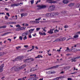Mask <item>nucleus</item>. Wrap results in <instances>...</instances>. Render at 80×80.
I'll return each mask as SVG.
<instances>
[{
    "label": "nucleus",
    "instance_id": "obj_19",
    "mask_svg": "<svg viewBox=\"0 0 80 80\" xmlns=\"http://www.w3.org/2000/svg\"><path fill=\"white\" fill-rule=\"evenodd\" d=\"M46 17H48L50 16V13H47L46 15Z\"/></svg>",
    "mask_w": 80,
    "mask_h": 80
},
{
    "label": "nucleus",
    "instance_id": "obj_38",
    "mask_svg": "<svg viewBox=\"0 0 80 80\" xmlns=\"http://www.w3.org/2000/svg\"><path fill=\"white\" fill-rule=\"evenodd\" d=\"M34 76V77H36V75H34V74H32V75H31L30 76L31 77H33V76Z\"/></svg>",
    "mask_w": 80,
    "mask_h": 80
},
{
    "label": "nucleus",
    "instance_id": "obj_30",
    "mask_svg": "<svg viewBox=\"0 0 80 80\" xmlns=\"http://www.w3.org/2000/svg\"><path fill=\"white\" fill-rule=\"evenodd\" d=\"M54 16H56L57 15H58V12H54Z\"/></svg>",
    "mask_w": 80,
    "mask_h": 80
},
{
    "label": "nucleus",
    "instance_id": "obj_31",
    "mask_svg": "<svg viewBox=\"0 0 80 80\" xmlns=\"http://www.w3.org/2000/svg\"><path fill=\"white\" fill-rule=\"evenodd\" d=\"M34 2V0H32L30 2L31 3V5H32L33 4V3Z\"/></svg>",
    "mask_w": 80,
    "mask_h": 80
},
{
    "label": "nucleus",
    "instance_id": "obj_20",
    "mask_svg": "<svg viewBox=\"0 0 80 80\" xmlns=\"http://www.w3.org/2000/svg\"><path fill=\"white\" fill-rule=\"evenodd\" d=\"M20 30H25V28L23 27H21V28H19Z\"/></svg>",
    "mask_w": 80,
    "mask_h": 80
},
{
    "label": "nucleus",
    "instance_id": "obj_13",
    "mask_svg": "<svg viewBox=\"0 0 80 80\" xmlns=\"http://www.w3.org/2000/svg\"><path fill=\"white\" fill-rule=\"evenodd\" d=\"M9 33H11V32H7L4 33V34H3L1 35V36H5V35H7Z\"/></svg>",
    "mask_w": 80,
    "mask_h": 80
},
{
    "label": "nucleus",
    "instance_id": "obj_53",
    "mask_svg": "<svg viewBox=\"0 0 80 80\" xmlns=\"http://www.w3.org/2000/svg\"><path fill=\"white\" fill-rule=\"evenodd\" d=\"M77 72H75L72 73H71V74H75V73H77Z\"/></svg>",
    "mask_w": 80,
    "mask_h": 80
},
{
    "label": "nucleus",
    "instance_id": "obj_36",
    "mask_svg": "<svg viewBox=\"0 0 80 80\" xmlns=\"http://www.w3.org/2000/svg\"><path fill=\"white\" fill-rule=\"evenodd\" d=\"M27 36H25V37H24L23 38V40H26V39H27Z\"/></svg>",
    "mask_w": 80,
    "mask_h": 80
},
{
    "label": "nucleus",
    "instance_id": "obj_9",
    "mask_svg": "<svg viewBox=\"0 0 80 80\" xmlns=\"http://www.w3.org/2000/svg\"><path fill=\"white\" fill-rule=\"evenodd\" d=\"M37 79H38V77H32V78H30L28 79V80H36Z\"/></svg>",
    "mask_w": 80,
    "mask_h": 80
},
{
    "label": "nucleus",
    "instance_id": "obj_8",
    "mask_svg": "<svg viewBox=\"0 0 80 80\" xmlns=\"http://www.w3.org/2000/svg\"><path fill=\"white\" fill-rule=\"evenodd\" d=\"M14 70L15 71H16V72H18V71H19L20 70V68H18L16 67H14Z\"/></svg>",
    "mask_w": 80,
    "mask_h": 80
},
{
    "label": "nucleus",
    "instance_id": "obj_16",
    "mask_svg": "<svg viewBox=\"0 0 80 80\" xmlns=\"http://www.w3.org/2000/svg\"><path fill=\"white\" fill-rule=\"evenodd\" d=\"M62 78V77H57L53 79V80H59V78Z\"/></svg>",
    "mask_w": 80,
    "mask_h": 80
},
{
    "label": "nucleus",
    "instance_id": "obj_52",
    "mask_svg": "<svg viewBox=\"0 0 80 80\" xmlns=\"http://www.w3.org/2000/svg\"><path fill=\"white\" fill-rule=\"evenodd\" d=\"M55 73V72H51V74H53V73Z\"/></svg>",
    "mask_w": 80,
    "mask_h": 80
},
{
    "label": "nucleus",
    "instance_id": "obj_27",
    "mask_svg": "<svg viewBox=\"0 0 80 80\" xmlns=\"http://www.w3.org/2000/svg\"><path fill=\"white\" fill-rule=\"evenodd\" d=\"M26 36V35L25 32H24L22 34V37H25Z\"/></svg>",
    "mask_w": 80,
    "mask_h": 80
},
{
    "label": "nucleus",
    "instance_id": "obj_32",
    "mask_svg": "<svg viewBox=\"0 0 80 80\" xmlns=\"http://www.w3.org/2000/svg\"><path fill=\"white\" fill-rule=\"evenodd\" d=\"M16 49H17V50H18V49H19V48H21V47L18 46V47H16Z\"/></svg>",
    "mask_w": 80,
    "mask_h": 80
},
{
    "label": "nucleus",
    "instance_id": "obj_23",
    "mask_svg": "<svg viewBox=\"0 0 80 80\" xmlns=\"http://www.w3.org/2000/svg\"><path fill=\"white\" fill-rule=\"evenodd\" d=\"M73 37L74 38H77L78 37V35H75L73 36Z\"/></svg>",
    "mask_w": 80,
    "mask_h": 80
},
{
    "label": "nucleus",
    "instance_id": "obj_62",
    "mask_svg": "<svg viewBox=\"0 0 80 80\" xmlns=\"http://www.w3.org/2000/svg\"><path fill=\"white\" fill-rule=\"evenodd\" d=\"M42 34H43V33H42V32H39V34H40V35H42Z\"/></svg>",
    "mask_w": 80,
    "mask_h": 80
},
{
    "label": "nucleus",
    "instance_id": "obj_10",
    "mask_svg": "<svg viewBox=\"0 0 80 80\" xmlns=\"http://www.w3.org/2000/svg\"><path fill=\"white\" fill-rule=\"evenodd\" d=\"M72 50H73V49H69L68 47H67L66 50L65 51V52H66V51L67 52H71V51H72Z\"/></svg>",
    "mask_w": 80,
    "mask_h": 80
},
{
    "label": "nucleus",
    "instance_id": "obj_46",
    "mask_svg": "<svg viewBox=\"0 0 80 80\" xmlns=\"http://www.w3.org/2000/svg\"><path fill=\"white\" fill-rule=\"evenodd\" d=\"M40 30V28H36L37 31H38Z\"/></svg>",
    "mask_w": 80,
    "mask_h": 80
},
{
    "label": "nucleus",
    "instance_id": "obj_22",
    "mask_svg": "<svg viewBox=\"0 0 80 80\" xmlns=\"http://www.w3.org/2000/svg\"><path fill=\"white\" fill-rule=\"evenodd\" d=\"M74 5V3H71L69 5V7H71V6H73Z\"/></svg>",
    "mask_w": 80,
    "mask_h": 80
},
{
    "label": "nucleus",
    "instance_id": "obj_48",
    "mask_svg": "<svg viewBox=\"0 0 80 80\" xmlns=\"http://www.w3.org/2000/svg\"><path fill=\"white\" fill-rule=\"evenodd\" d=\"M31 62L30 58L28 59V62Z\"/></svg>",
    "mask_w": 80,
    "mask_h": 80
},
{
    "label": "nucleus",
    "instance_id": "obj_2",
    "mask_svg": "<svg viewBox=\"0 0 80 80\" xmlns=\"http://www.w3.org/2000/svg\"><path fill=\"white\" fill-rule=\"evenodd\" d=\"M23 58V56H18L16 58L15 60H13V62H15V61H18V60H22V59Z\"/></svg>",
    "mask_w": 80,
    "mask_h": 80
},
{
    "label": "nucleus",
    "instance_id": "obj_17",
    "mask_svg": "<svg viewBox=\"0 0 80 80\" xmlns=\"http://www.w3.org/2000/svg\"><path fill=\"white\" fill-rule=\"evenodd\" d=\"M34 29H31L30 30H29V32H30V33H32V32H33V31H34Z\"/></svg>",
    "mask_w": 80,
    "mask_h": 80
},
{
    "label": "nucleus",
    "instance_id": "obj_40",
    "mask_svg": "<svg viewBox=\"0 0 80 80\" xmlns=\"http://www.w3.org/2000/svg\"><path fill=\"white\" fill-rule=\"evenodd\" d=\"M25 33H26V35H28V34H29L28 33V31H26Z\"/></svg>",
    "mask_w": 80,
    "mask_h": 80
},
{
    "label": "nucleus",
    "instance_id": "obj_54",
    "mask_svg": "<svg viewBox=\"0 0 80 80\" xmlns=\"http://www.w3.org/2000/svg\"><path fill=\"white\" fill-rule=\"evenodd\" d=\"M56 31V32H59V30H57V29H56V30H54V32L55 33V31Z\"/></svg>",
    "mask_w": 80,
    "mask_h": 80
},
{
    "label": "nucleus",
    "instance_id": "obj_47",
    "mask_svg": "<svg viewBox=\"0 0 80 80\" xmlns=\"http://www.w3.org/2000/svg\"><path fill=\"white\" fill-rule=\"evenodd\" d=\"M11 22V24H16V22Z\"/></svg>",
    "mask_w": 80,
    "mask_h": 80
},
{
    "label": "nucleus",
    "instance_id": "obj_37",
    "mask_svg": "<svg viewBox=\"0 0 80 80\" xmlns=\"http://www.w3.org/2000/svg\"><path fill=\"white\" fill-rule=\"evenodd\" d=\"M7 25H10L12 24V22H8L7 23Z\"/></svg>",
    "mask_w": 80,
    "mask_h": 80
},
{
    "label": "nucleus",
    "instance_id": "obj_60",
    "mask_svg": "<svg viewBox=\"0 0 80 80\" xmlns=\"http://www.w3.org/2000/svg\"><path fill=\"white\" fill-rule=\"evenodd\" d=\"M42 35H46V34H45V33L44 32V33H42Z\"/></svg>",
    "mask_w": 80,
    "mask_h": 80
},
{
    "label": "nucleus",
    "instance_id": "obj_63",
    "mask_svg": "<svg viewBox=\"0 0 80 80\" xmlns=\"http://www.w3.org/2000/svg\"><path fill=\"white\" fill-rule=\"evenodd\" d=\"M72 78H68V80H72Z\"/></svg>",
    "mask_w": 80,
    "mask_h": 80
},
{
    "label": "nucleus",
    "instance_id": "obj_41",
    "mask_svg": "<svg viewBox=\"0 0 80 80\" xmlns=\"http://www.w3.org/2000/svg\"><path fill=\"white\" fill-rule=\"evenodd\" d=\"M40 19H41V18H38V19H36L35 20L36 21H37L40 20Z\"/></svg>",
    "mask_w": 80,
    "mask_h": 80
},
{
    "label": "nucleus",
    "instance_id": "obj_64",
    "mask_svg": "<svg viewBox=\"0 0 80 80\" xmlns=\"http://www.w3.org/2000/svg\"><path fill=\"white\" fill-rule=\"evenodd\" d=\"M8 40H9L10 41V42H11L12 39H8Z\"/></svg>",
    "mask_w": 80,
    "mask_h": 80
},
{
    "label": "nucleus",
    "instance_id": "obj_7",
    "mask_svg": "<svg viewBox=\"0 0 80 80\" xmlns=\"http://www.w3.org/2000/svg\"><path fill=\"white\" fill-rule=\"evenodd\" d=\"M55 30V28H53L52 29H52H50V31H49L48 32V33H49V34H52L53 33V31Z\"/></svg>",
    "mask_w": 80,
    "mask_h": 80
},
{
    "label": "nucleus",
    "instance_id": "obj_57",
    "mask_svg": "<svg viewBox=\"0 0 80 80\" xmlns=\"http://www.w3.org/2000/svg\"><path fill=\"white\" fill-rule=\"evenodd\" d=\"M32 50H33L34 49V48H35V46H32Z\"/></svg>",
    "mask_w": 80,
    "mask_h": 80
},
{
    "label": "nucleus",
    "instance_id": "obj_18",
    "mask_svg": "<svg viewBox=\"0 0 80 80\" xmlns=\"http://www.w3.org/2000/svg\"><path fill=\"white\" fill-rule=\"evenodd\" d=\"M61 42H62L63 41H64V40H66V38H61Z\"/></svg>",
    "mask_w": 80,
    "mask_h": 80
},
{
    "label": "nucleus",
    "instance_id": "obj_43",
    "mask_svg": "<svg viewBox=\"0 0 80 80\" xmlns=\"http://www.w3.org/2000/svg\"><path fill=\"white\" fill-rule=\"evenodd\" d=\"M24 47L25 48H28V45H24Z\"/></svg>",
    "mask_w": 80,
    "mask_h": 80
},
{
    "label": "nucleus",
    "instance_id": "obj_3",
    "mask_svg": "<svg viewBox=\"0 0 80 80\" xmlns=\"http://www.w3.org/2000/svg\"><path fill=\"white\" fill-rule=\"evenodd\" d=\"M60 65H57L56 66H55L52 67H51L48 69H47L46 70H50L51 69H53V68H58V67H60Z\"/></svg>",
    "mask_w": 80,
    "mask_h": 80
},
{
    "label": "nucleus",
    "instance_id": "obj_49",
    "mask_svg": "<svg viewBox=\"0 0 80 80\" xmlns=\"http://www.w3.org/2000/svg\"><path fill=\"white\" fill-rule=\"evenodd\" d=\"M14 70V67H13L11 69V71H12L13 70Z\"/></svg>",
    "mask_w": 80,
    "mask_h": 80
},
{
    "label": "nucleus",
    "instance_id": "obj_5",
    "mask_svg": "<svg viewBox=\"0 0 80 80\" xmlns=\"http://www.w3.org/2000/svg\"><path fill=\"white\" fill-rule=\"evenodd\" d=\"M3 67H4V64H2L0 66V72H2L3 71Z\"/></svg>",
    "mask_w": 80,
    "mask_h": 80
},
{
    "label": "nucleus",
    "instance_id": "obj_21",
    "mask_svg": "<svg viewBox=\"0 0 80 80\" xmlns=\"http://www.w3.org/2000/svg\"><path fill=\"white\" fill-rule=\"evenodd\" d=\"M35 69L34 68H32L30 70V72H33V71H35Z\"/></svg>",
    "mask_w": 80,
    "mask_h": 80
},
{
    "label": "nucleus",
    "instance_id": "obj_55",
    "mask_svg": "<svg viewBox=\"0 0 80 80\" xmlns=\"http://www.w3.org/2000/svg\"><path fill=\"white\" fill-rule=\"evenodd\" d=\"M67 69H69V68H70V67L68 66L67 67Z\"/></svg>",
    "mask_w": 80,
    "mask_h": 80
},
{
    "label": "nucleus",
    "instance_id": "obj_28",
    "mask_svg": "<svg viewBox=\"0 0 80 80\" xmlns=\"http://www.w3.org/2000/svg\"><path fill=\"white\" fill-rule=\"evenodd\" d=\"M16 31H20V28H18L16 29Z\"/></svg>",
    "mask_w": 80,
    "mask_h": 80
},
{
    "label": "nucleus",
    "instance_id": "obj_6",
    "mask_svg": "<svg viewBox=\"0 0 80 80\" xmlns=\"http://www.w3.org/2000/svg\"><path fill=\"white\" fill-rule=\"evenodd\" d=\"M21 4H23V3L21 2L20 3H18L17 4H11V7H15V6H19V5H20Z\"/></svg>",
    "mask_w": 80,
    "mask_h": 80
},
{
    "label": "nucleus",
    "instance_id": "obj_51",
    "mask_svg": "<svg viewBox=\"0 0 80 80\" xmlns=\"http://www.w3.org/2000/svg\"><path fill=\"white\" fill-rule=\"evenodd\" d=\"M6 15L8 16V17H10V14H9V13H6Z\"/></svg>",
    "mask_w": 80,
    "mask_h": 80
},
{
    "label": "nucleus",
    "instance_id": "obj_14",
    "mask_svg": "<svg viewBox=\"0 0 80 80\" xmlns=\"http://www.w3.org/2000/svg\"><path fill=\"white\" fill-rule=\"evenodd\" d=\"M54 14V12L50 13V17H54V16H55Z\"/></svg>",
    "mask_w": 80,
    "mask_h": 80
},
{
    "label": "nucleus",
    "instance_id": "obj_26",
    "mask_svg": "<svg viewBox=\"0 0 80 80\" xmlns=\"http://www.w3.org/2000/svg\"><path fill=\"white\" fill-rule=\"evenodd\" d=\"M5 54V52H1L0 53V56L3 55Z\"/></svg>",
    "mask_w": 80,
    "mask_h": 80
},
{
    "label": "nucleus",
    "instance_id": "obj_45",
    "mask_svg": "<svg viewBox=\"0 0 80 80\" xmlns=\"http://www.w3.org/2000/svg\"><path fill=\"white\" fill-rule=\"evenodd\" d=\"M24 62H28V59L24 60Z\"/></svg>",
    "mask_w": 80,
    "mask_h": 80
},
{
    "label": "nucleus",
    "instance_id": "obj_24",
    "mask_svg": "<svg viewBox=\"0 0 80 80\" xmlns=\"http://www.w3.org/2000/svg\"><path fill=\"white\" fill-rule=\"evenodd\" d=\"M7 28L6 25L1 26V28Z\"/></svg>",
    "mask_w": 80,
    "mask_h": 80
},
{
    "label": "nucleus",
    "instance_id": "obj_25",
    "mask_svg": "<svg viewBox=\"0 0 80 80\" xmlns=\"http://www.w3.org/2000/svg\"><path fill=\"white\" fill-rule=\"evenodd\" d=\"M16 27L18 28H20L21 27V26L19 24H18L16 25Z\"/></svg>",
    "mask_w": 80,
    "mask_h": 80
},
{
    "label": "nucleus",
    "instance_id": "obj_33",
    "mask_svg": "<svg viewBox=\"0 0 80 80\" xmlns=\"http://www.w3.org/2000/svg\"><path fill=\"white\" fill-rule=\"evenodd\" d=\"M29 59L30 60V61H31H31H34V59L33 58H29Z\"/></svg>",
    "mask_w": 80,
    "mask_h": 80
},
{
    "label": "nucleus",
    "instance_id": "obj_44",
    "mask_svg": "<svg viewBox=\"0 0 80 80\" xmlns=\"http://www.w3.org/2000/svg\"><path fill=\"white\" fill-rule=\"evenodd\" d=\"M19 39L21 40H22V39H23V38H22V36H20L19 37Z\"/></svg>",
    "mask_w": 80,
    "mask_h": 80
},
{
    "label": "nucleus",
    "instance_id": "obj_42",
    "mask_svg": "<svg viewBox=\"0 0 80 80\" xmlns=\"http://www.w3.org/2000/svg\"><path fill=\"white\" fill-rule=\"evenodd\" d=\"M30 23H32V24H34V21H30Z\"/></svg>",
    "mask_w": 80,
    "mask_h": 80
},
{
    "label": "nucleus",
    "instance_id": "obj_39",
    "mask_svg": "<svg viewBox=\"0 0 80 80\" xmlns=\"http://www.w3.org/2000/svg\"><path fill=\"white\" fill-rule=\"evenodd\" d=\"M79 4H77L76 6V8H79Z\"/></svg>",
    "mask_w": 80,
    "mask_h": 80
},
{
    "label": "nucleus",
    "instance_id": "obj_35",
    "mask_svg": "<svg viewBox=\"0 0 80 80\" xmlns=\"http://www.w3.org/2000/svg\"><path fill=\"white\" fill-rule=\"evenodd\" d=\"M39 23V22L37 21H34V24L35 23Z\"/></svg>",
    "mask_w": 80,
    "mask_h": 80
},
{
    "label": "nucleus",
    "instance_id": "obj_61",
    "mask_svg": "<svg viewBox=\"0 0 80 80\" xmlns=\"http://www.w3.org/2000/svg\"><path fill=\"white\" fill-rule=\"evenodd\" d=\"M5 10H6V11H8V9L7 8H5Z\"/></svg>",
    "mask_w": 80,
    "mask_h": 80
},
{
    "label": "nucleus",
    "instance_id": "obj_4",
    "mask_svg": "<svg viewBox=\"0 0 80 80\" xmlns=\"http://www.w3.org/2000/svg\"><path fill=\"white\" fill-rule=\"evenodd\" d=\"M38 7L40 8V9H42V8H45L47 7L45 5H38Z\"/></svg>",
    "mask_w": 80,
    "mask_h": 80
},
{
    "label": "nucleus",
    "instance_id": "obj_50",
    "mask_svg": "<svg viewBox=\"0 0 80 80\" xmlns=\"http://www.w3.org/2000/svg\"><path fill=\"white\" fill-rule=\"evenodd\" d=\"M68 26L66 25L64 26V28H68Z\"/></svg>",
    "mask_w": 80,
    "mask_h": 80
},
{
    "label": "nucleus",
    "instance_id": "obj_12",
    "mask_svg": "<svg viewBox=\"0 0 80 80\" xmlns=\"http://www.w3.org/2000/svg\"><path fill=\"white\" fill-rule=\"evenodd\" d=\"M27 65L25 64H24L22 65V66H21L19 67L20 68V69H23V68H24L25 67H26Z\"/></svg>",
    "mask_w": 80,
    "mask_h": 80
},
{
    "label": "nucleus",
    "instance_id": "obj_15",
    "mask_svg": "<svg viewBox=\"0 0 80 80\" xmlns=\"http://www.w3.org/2000/svg\"><path fill=\"white\" fill-rule=\"evenodd\" d=\"M62 2L63 3L67 4L69 2V1L68 0H64L62 1Z\"/></svg>",
    "mask_w": 80,
    "mask_h": 80
},
{
    "label": "nucleus",
    "instance_id": "obj_59",
    "mask_svg": "<svg viewBox=\"0 0 80 80\" xmlns=\"http://www.w3.org/2000/svg\"><path fill=\"white\" fill-rule=\"evenodd\" d=\"M48 74H50V73H51V72L50 71H48Z\"/></svg>",
    "mask_w": 80,
    "mask_h": 80
},
{
    "label": "nucleus",
    "instance_id": "obj_1",
    "mask_svg": "<svg viewBox=\"0 0 80 80\" xmlns=\"http://www.w3.org/2000/svg\"><path fill=\"white\" fill-rule=\"evenodd\" d=\"M55 7L54 5H51L48 8V11L49 12H52V11H53L55 10Z\"/></svg>",
    "mask_w": 80,
    "mask_h": 80
},
{
    "label": "nucleus",
    "instance_id": "obj_56",
    "mask_svg": "<svg viewBox=\"0 0 80 80\" xmlns=\"http://www.w3.org/2000/svg\"><path fill=\"white\" fill-rule=\"evenodd\" d=\"M5 18H6V19H8V17H7V16H5Z\"/></svg>",
    "mask_w": 80,
    "mask_h": 80
},
{
    "label": "nucleus",
    "instance_id": "obj_11",
    "mask_svg": "<svg viewBox=\"0 0 80 80\" xmlns=\"http://www.w3.org/2000/svg\"><path fill=\"white\" fill-rule=\"evenodd\" d=\"M62 42L61 39V38H58L56 39L55 41H53V42Z\"/></svg>",
    "mask_w": 80,
    "mask_h": 80
},
{
    "label": "nucleus",
    "instance_id": "obj_58",
    "mask_svg": "<svg viewBox=\"0 0 80 80\" xmlns=\"http://www.w3.org/2000/svg\"><path fill=\"white\" fill-rule=\"evenodd\" d=\"M29 38H32V36H31V35H29Z\"/></svg>",
    "mask_w": 80,
    "mask_h": 80
},
{
    "label": "nucleus",
    "instance_id": "obj_29",
    "mask_svg": "<svg viewBox=\"0 0 80 80\" xmlns=\"http://www.w3.org/2000/svg\"><path fill=\"white\" fill-rule=\"evenodd\" d=\"M54 16H56L57 15H58V12H54Z\"/></svg>",
    "mask_w": 80,
    "mask_h": 80
},
{
    "label": "nucleus",
    "instance_id": "obj_34",
    "mask_svg": "<svg viewBox=\"0 0 80 80\" xmlns=\"http://www.w3.org/2000/svg\"><path fill=\"white\" fill-rule=\"evenodd\" d=\"M21 16L22 18V17H23V16H25V14H24V13L21 14Z\"/></svg>",
    "mask_w": 80,
    "mask_h": 80
}]
</instances>
